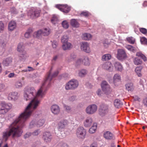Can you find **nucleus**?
Returning a JSON list of instances; mask_svg holds the SVG:
<instances>
[{
    "instance_id": "1",
    "label": "nucleus",
    "mask_w": 147,
    "mask_h": 147,
    "mask_svg": "<svg viewBox=\"0 0 147 147\" xmlns=\"http://www.w3.org/2000/svg\"><path fill=\"white\" fill-rule=\"evenodd\" d=\"M55 77V73L54 72L52 74L51 69L42 86L37 93L33 88H29L25 91L24 95V99L26 101L31 99L32 100L24 111L21 114V116H24V119L28 118L33 111L38 107L40 101L38 98H42L45 94V92L43 91V87L47 84L49 85L52 79Z\"/></svg>"
},
{
    "instance_id": "2",
    "label": "nucleus",
    "mask_w": 147,
    "mask_h": 147,
    "mask_svg": "<svg viewBox=\"0 0 147 147\" xmlns=\"http://www.w3.org/2000/svg\"><path fill=\"white\" fill-rule=\"evenodd\" d=\"M24 116L19 117L9 126V130L8 131H5L3 133V138L5 141H6L9 137L12 134V137H19L23 133L22 127L24 126L25 121L28 118L24 119Z\"/></svg>"
},
{
    "instance_id": "3",
    "label": "nucleus",
    "mask_w": 147,
    "mask_h": 147,
    "mask_svg": "<svg viewBox=\"0 0 147 147\" xmlns=\"http://www.w3.org/2000/svg\"><path fill=\"white\" fill-rule=\"evenodd\" d=\"M79 85V82L76 80L73 79L69 81L66 84L65 89L66 90H74Z\"/></svg>"
},
{
    "instance_id": "4",
    "label": "nucleus",
    "mask_w": 147,
    "mask_h": 147,
    "mask_svg": "<svg viewBox=\"0 0 147 147\" xmlns=\"http://www.w3.org/2000/svg\"><path fill=\"white\" fill-rule=\"evenodd\" d=\"M40 11L34 8L30 9L28 13V16L30 18L33 19L39 16Z\"/></svg>"
},
{
    "instance_id": "5",
    "label": "nucleus",
    "mask_w": 147,
    "mask_h": 147,
    "mask_svg": "<svg viewBox=\"0 0 147 147\" xmlns=\"http://www.w3.org/2000/svg\"><path fill=\"white\" fill-rule=\"evenodd\" d=\"M1 106L0 109V114H5L12 107V105L11 104H6L4 102L1 103Z\"/></svg>"
},
{
    "instance_id": "6",
    "label": "nucleus",
    "mask_w": 147,
    "mask_h": 147,
    "mask_svg": "<svg viewBox=\"0 0 147 147\" xmlns=\"http://www.w3.org/2000/svg\"><path fill=\"white\" fill-rule=\"evenodd\" d=\"M51 32V30L49 28H45L43 30H40L37 32H34V36L37 37L40 34H42L44 36H47L50 34Z\"/></svg>"
},
{
    "instance_id": "7",
    "label": "nucleus",
    "mask_w": 147,
    "mask_h": 147,
    "mask_svg": "<svg viewBox=\"0 0 147 147\" xmlns=\"http://www.w3.org/2000/svg\"><path fill=\"white\" fill-rule=\"evenodd\" d=\"M86 134V130L83 127H80L77 129L76 131V135L78 138L82 139L84 138Z\"/></svg>"
},
{
    "instance_id": "8",
    "label": "nucleus",
    "mask_w": 147,
    "mask_h": 147,
    "mask_svg": "<svg viewBox=\"0 0 147 147\" xmlns=\"http://www.w3.org/2000/svg\"><path fill=\"white\" fill-rule=\"evenodd\" d=\"M109 111L108 105L105 104H102L100 106L99 112L100 114L102 116H104L107 114Z\"/></svg>"
},
{
    "instance_id": "9",
    "label": "nucleus",
    "mask_w": 147,
    "mask_h": 147,
    "mask_svg": "<svg viewBox=\"0 0 147 147\" xmlns=\"http://www.w3.org/2000/svg\"><path fill=\"white\" fill-rule=\"evenodd\" d=\"M97 109V107L96 105L92 104L88 106L86 109V113L92 115L96 112Z\"/></svg>"
},
{
    "instance_id": "10",
    "label": "nucleus",
    "mask_w": 147,
    "mask_h": 147,
    "mask_svg": "<svg viewBox=\"0 0 147 147\" xmlns=\"http://www.w3.org/2000/svg\"><path fill=\"white\" fill-rule=\"evenodd\" d=\"M68 124V122L66 120H63L59 122L57 125V129L59 131H63L67 127Z\"/></svg>"
},
{
    "instance_id": "11",
    "label": "nucleus",
    "mask_w": 147,
    "mask_h": 147,
    "mask_svg": "<svg viewBox=\"0 0 147 147\" xmlns=\"http://www.w3.org/2000/svg\"><path fill=\"white\" fill-rule=\"evenodd\" d=\"M56 7L65 13H68L71 9V7L66 4H57L56 5Z\"/></svg>"
},
{
    "instance_id": "12",
    "label": "nucleus",
    "mask_w": 147,
    "mask_h": 147,
    "mask_svg": "<svg viewBox=\"0 0 147 147\" xmlns=\"http://www.w3.org/2000/svg\"><path fill=\"white\" fill-rule=\"evenodd\" d=\"M45 122V120L43 119H40L36 122L32 121L30 123V127L32 128L35 126L40 127L43 125Z\"/></svg>"
},
{
    "instance_id": "13",
    "label": "nucleus",
    "mask_w": 147,
    "mask_h": 147,
    "mask_svg": "<svg viewBox=\"0 0 147 147\" xmlns=\"http://www.w3.org/2000/svg\"><path fill=\"white\" fill-rule=\"evenodd\" d=\"M101 87L103 91L105 93L108 94L111 91V88L109 84L106 81H103L101 84Z\"/></svg>"
},
{
    "instance_id": "14",
    "label": "nucleus",
    "mask_w": 147,
    "mask_h": 147,
    "mask_svg": "<svg viewBox=\"0 0 147 147\" xmlns=\"http://www.w3.org/2000/svg\"><path fill=\"white\" fill-rule=\"evenodd\" d=\"M117 57L120 60L125 59L126 57V55L124 50L122 49H118Z\"/></svg>"
},
{
    "instance_id": "15",
    "label": "nucleus",
    "mask_w": 147,
    "mask_h": 147,
    "mask_svg": "<svg viewBox=\"0 0 147 147\" xmlns=\"http://www.w3.org/2000/svg\"><path fill=\"white\" fill-rule=\"evenodd\" d=\"M81 50L87 53H89L90 50L88 43L86 42H82L81 43Z\"/></svg>"
},
{
    "instance_id": "16",
    "label": "nucleus",
    "mask_w": 147,
    "mask_h": 147,
    "mask_svg": "<svg viewBox=\"0 0 147 147\" xmlns=\"http://www.w3.org/2000/svg\"><path fill=\"white\" fill-rule=\"evenodd\" d=\"M93 123L92 119L90 117H87L84 122V125L86 127H90Z\"/></svg>"
},
{
    "instance_id": "17",
    "label": "nucleus",
    "mask_w": 147,
    "mask_h": 147,
    "mask_svg": "<svg viewBox=\"0 0 147 147\" xmlns=\"http://www.w3.org/2000/svg\"><path fill=\"white\" fill-rule=\"evenodd\" d=\"M18 93L17 92H12L9 94L8 99L9 100H15L18 99Z\"/></svg>"
},
{
    "instance_id": "18",
    "label": "nucleus",
    "mask_w": 147,
    "mask_h": 147,
    "mask_svg": "<svg viewBox=\"0 0 147 147\" xmlns=\"http://www.w3.org/2000/svg\"><path fill=\"white\" fill-rule=\"evenodd\" d=\"M51 138V134L50 132H46L43 134L42 138L45 142H47L50 141Z\"/></svg>"
},
{
    "instance_id": "19",
    "label": "nucleus",
    "mask_w": 147,
    "mask_h": 147,
    "mask_svg": "<svg viewBox=\"0 0 147 147\" xmlns=\"http://www.w3.org/2000/svg\"><path fill=\"white\" fill-rule=\"evenodd\" d=\"M103 68L109 71H111L113 69V67L112 64L109 62L105 63L102 65Z\"/></svg>"
},
{
    "instance_id": "20",
    "label": "nucleus",
    "mask_w": 147,
    "mask_h": 147,
    "mask_svg": "<svg viewBox=\"0 0 147 147\" xmlns=\"http://www.w3.org/2000/svg\"><path fill=\"white\" fill-rule=\"evenodd\" d=\"M17 24L16 22L14 21L9 22L8 24V29L10 31H12L16 27Z\"/></svg>"
},
{
    "instance_id": "21",
    "label": "nucleus",
    "mask_w": 147,
    "mask_h": 147,
    "mask_svg": "<svg viewBox=\"0 0 147 147\" xmlns=\"http://www.w3.org/2000/svg\"><path fill=\"white\" fill-rule=\"evenodd\" d=\"M104 137L107 140H114L115 137L109 131H107L104 134Z\"/></svg>"
},
{
    "instance_id": "22",
    "label": "nucleus",
    "mask_w": 147,
    "mask_h": 147,
    "mask_svg": "<svg viewBox=\"0 0 147 147\" xmlns=\"http://www.w3.org/2000/svg\"><path fill=\"white\" fill-rule=\"evenodd\" d=\"M62 48L64 50H69L70 49L71 45V43L69 42H67L63 43Z\"/></svg>"
},
{
    "instance_id": "23",
    "label": "nucleus",
    "mask_w": 147,
    "mask_h": 147,
    "mask_svg": "<svg viewBox=\"0 0 147 147\" xmlns=\"http://www.w3.org/2000/svg\"><path fill=\"white\" fill-rule=\"evenodd\" d=\"M12 59L11 57L7 58L3 61V63L5 66H8L12 61Z\"/></svg>"
},
{
    "instance_id": "24",
    "label": "nucleus",
    "mask_w": 147,
    "mask_h": 147,
    "mask_svg": "<svg viewBox=\"0 0 147 147\" xmlns=\"http://www.w3.org/2000/svg\"><path fill=\"white\" fill-rule=\"evenodd\" d=\"M114 104L115 107L118 108L121 107L123 104L120 100L118 99H116L114 100Z\"/></svg>"
},
{
    "instance_id": "25",
    "label": "nucleus",
    "mask_w": 147,
    "mask_h": 147,
    "mask_svg": "<svg viewBox=\"0 0 147 147\" xmlns=\"http://www.w3.org/2000/svg\"><path fill=\"white\" fill-rule=\"evenodd\" d=\"M114 66L115 69L119 71H121L123 69V67L120 63L115 62L114 63Z\"/></svg>"
},
{
    "instance_id": "26",
    "label": "nucleus",
    "mask_w": 147,
    "mask_h": 147,
    "mask_svg": "<svg viewBox=\"0 0 147 147\" xmlns=\"http://www.w3.org/2000/svg\"><path fill=\"white\" fill-rule=\"evenodd\" d=\"M82 63L85 65H89L90 64L89 58L87 56H84L82 58Z\"/></svg>"
},
{
    "instance_id": "27",
    "label": "nucleus",
    "mask_w": 147,
    "mask_h": 147,
    "mask_svg": "<svg viewBox=\"0 0 147 147\" xmlns=\"http://www.w3.org/2000/svg\"><path fill=\"white\" fill-rule=\"evenodd\" d=\"M24 47L22 43H19L18 46L17 51L20 53L25 51H24Z\"/></svg>"
},
{
    "instance_id": "28",
    "label": "nucleus",
    "mask_w": 147,
    "mask_h": 147,
    "mask_svg": "<svg viewBox=\"0 0 147 147\" xmlns=\"http://www.w3.org/2000/svg\"><path fill=\"white\" fill-rule=\"evenodd\" d=\"M27 57V55L26 51L20 53L19 55V59L21 60H24Z\"/></svg>"
},
{
    "instance_id": "29",
    "label": "nucleus",
    "mask_w": 147,
    "mask_h": 147,
    "mask_svg": "<svg viewBox=\"0 0 147 147\" xmlns=\"http://www.w3.org/2000/svg\"><path fill=\"white\" fill-rule=\"evenodd\" d=\"M92 38V35L89 33H85L82 34V38L85 40H89Z\"/></svg>"
},
{
    "instance_id": "30",
    "label": "nucleus",
    "mask_w": 147,
    "mask_h": 147,
    "mask_svg": "<svg viewBox=\"0 0 147 147\" xmlns=\"http://www.w3.org/2000/svg\"><path fill=\"white\" fill-rule=\"evenodd\" d=\"M111 58V56L110 54H107L103 55L102 57V59L103 61H106L109 60Z\"/></svg>"
},
{
    "instance_id": "31",
    "label": "nucleus",
    "mask_w": 147,
    "mask_h": 147,
    "mask_svg": "<svg viewBox=\"0 0 147 147\" xmlns=\"http://www.w3.org/2000/svg\"><path fill=\"white\" fill-rule=\"evenodd\" d=\"M97 127V124L96 123H93L92 127L89 129V132L91 134L94 133L96 131Z\"/></svg>"
},
{
    "instance_id": "32",
    "label": "nucleus",
    "mask_w": 147,
    "mask_h": 147,
    "mask_svg": "<svg viewBox=\"0 0 147 147\" xmlns=\"http://www.w3.org/2000/svg\"><path fill=\"white\" fill-rule=\"evenodd\" d=\"M88 73L87 71L85 69H82L79 71L78 75L81 77L85 76Z\"/></svg>"
},
{
    "instance_id": "33",
    "label": "nucleus",
    "mask_w": 147,
    "mask_h": 147,
    "mask_svg": "<svg viewBox=\"0 0 147 147\" xmlns=\"http://www.w3.org/2000/svg\"><path fill=\"white\" fill-rule=\"evenodd\" d=\"M126 89L128 91H132L133 90V84L132 83H129L125 85Z\"/></svg>"
},
{
    "instance_id": "34",
    "label": "nucleus",
    "mask_w": 147,
    "mask_h": 147,
    "mask_svg": "<svg viewBox=\"0 0 147 147\" xmlns=\"http://www.w3.org/2000/svg\"><path fill=\"white\" fill-rule=\"evenodd\" d=\"M142 68V66H140L137 67L135 69V71L139 77H140L142 76L141 71Z\"/></svg>"
},
{
    "instance_id": "35",
    "label": "nucleus",
    "mask_w": 147,
    "mask_h": 147,
    "mask_svg": "<svg viewBox=\"0 0 147 147\" xmlns=\"http://www.w3.org/2000/svg\"><path fill=\"white\" fill-rule=\"evenodd\" d=\"M134 62L135 65H138L142 63V61L139 57H136L134 58Z\"/></svg>"
},
{
    "instance_id": "36",
    "label": "nucleus",
    "mask_w": 147,
    "mask_h": 147,
    "mask_svg": "<svg viewBox=\"0 0 147 147\" xmlns=\"http://www.w3.org/2000/svg\"><path fill=\"white\" fill-rule=\"evenodd\" d=\"M71 24L74 27H77L78 26V22L77 20L75 19H73L71 20Z\"/></svg>"
},
{
    "instance_id": "37",
    "label": "nucleus",
    "mask_w": 147,
    "mask_h": 147,
    "mask_svg": "<svg viewBox=\"0 0 147 147\" xmlns=\"http://www.w3.org/2000/svg\"><path fill=\"white\" fill-rule=\"evenodd\" d=\"M69 37L67 35H64L61 37V41L63 43L68 42Z\"/></svg>"
},
{
    "instance_id": "38",
    "label": "nucleus",
    "mask_w": 147,
    "mask_h": 147,
    "mask_svg": "<svg viewBox=\"0 0 147 147\" xmlns=\"http://www.w3.org/2000/svg\"><path fill=\"white\" fill-rule=\"evenodd\" d=\"M32 30L31 29H29L27 32L25 33L24 35V36L25 38H29L31 35V34L32 32Z\"/></svg>"
},
{
    "instance_id": "39",
    "label": "nucleus",
    "mask_w": 147,
    "mask_h": 147,
    "mask_svg": "<svg viewBox=\"0 0 147 147\" xmlns=\"http://www.w3.org/2000/svg\"><path fill=\"white\" fill-rule=\"evenodd\" d=\"M121 79V77L118 74L115 75L113 77V82L114 83L119 81Z\"/></svg>"
},
{
    "instance_id": "40",
    "label": "nucleus",
    "mask_w": 147,
    "mask_h": 147,
    "mask_svg": "<svg viewBox=\"0 0 147 147\" xmlns=\"http://www.w3.org/2000/svg\"><path fill=\"white\" fill-rule=\"evenodd\" d=\"M125 48L128 50L133 52L136 51V48L134 47L131 45H127L125 46Z\"/></svg>"
},
{
    "instance_id": "41",
    "label": "nucleus",
    "mask_w": 147,
    "mask_h": 147,
    "mask_svg": "<svg viewBox=\"0 0 147 147\" xmlns=\"http://www.w3.org/2000/svg\"><path fill=\"white\" fill-rule=\"evenodd\" d=\"M56 147H69V146L67 144L61 142L57 144Z\"/></svg>"
},
{
    "instance_id": "42",
    "label": "nucleus",
    "mask_w": 147,
    "mask_h": 147,
    "mask_svg": "<svg viewBox=\"0 0 147 147\" xmlns=\"http://www.w3.org/2000/svg\"><path fill=\"white\" fill-rule=\"evenodd\" d=\"M136 55L138 57H141L144 61H146V58L144 55L140 52H138L136 53Z\"/></svg>"
},
{
    "instance_id": "43",
    "label": "nucleus",
    "mask_w": 147,
    "mask_h": 147,
    "mask_svg": "<svg viewBox=\"0 0 147 147\" xmlns=\"http://www.w3.org/2000/svg\"><path fill=\"white\" fill-rule=\"evenodd\" d=\"M127 40L128 42L131 44H134L135 42V39L132 37H130L127 38Z\"/></svg>"
},
{
    "instance_id": "44",
    "label": "nucleus",
    "mask_w": 147,
    "mask_h": 147,
    "mask_svg": "<svg viewBox=\"0 0 147 147\" xmlns=\"http://www.w3.org/2000/svg\"><path fill=\"white\" fill-rule=\"evenodd\" d=\"M15 86L16 88H20L22 86V85L21 82L18 81L16 83Z\"/></svg>"
},
{
    "instance_id": "45",
    "label": "nucleus",
    "mask_w": 147,
    "mask_h": 147,
    "mask_svg": "<svg viewBox=\"0 0 147 147\" xmlns=\"http://www.w3.org/2000/svg\"><path fill=\"white\" fill-rule=\"evenodd\" d=\"M63 27L65 28H67L69 27L68 23L67 21H64L62 23Z\"/></svg>"
},
{
    "instance_id": "46",
    "label": "nucleus",
    "mask_w": 147,
    "mask_h": 147,
    "mask_svg": "<svg viewBox=\"0 0 147 147\" xmlns=\"http://www.w3.org/2000/svg\"><path fill=\"white\" fill-rule=\"evenodd\" d=\"M141 43L143 44H147V39L145 37H142L140 38Z\"/></svg>"
},
{
    "instance_id": "47",
    "label": "nucleus",
    "mask_w": 147,
    "mask_h": 147,
    "mask_svg": "<svg viewBox=\"0 0 147 147\" xmlns=\"http://www.w3.org/2000/svg\"><path fill=\"white\" fill-rule=\"evenodd\" d=\"M10 11L11 13L13 14H16L18 13V11L14 7H13L11 8Z\"/></svg>"
},
{
    "instance_id": "48",
    "label": "nucleus",
    "mask_w": 147,
    "mask_h": 147,
    "mask_svg": "<svg viewBox=\"0 0 147 147\" xmlns=\"http://www.w3.org/2000/svg\"><path fill=\"white\" fill-rule=\"evenodd\" d=\"M4 26L3 23L2 21H0V33L2 32L4 30Z\"/></svg>"
},
{
    "instance_id": "49",
    "label": "nucleus",
    "mask_w": 147,
    "mask_h": 147,
    "mask_svg": "<svg viewBox=\"0 0 147 147\" xmlns=\"http://www.w3.org/2000/svg\"><path fill=\"white\" fill-rule=\"evenodd\" d=\"M82 58H79L76 61L75 65L76 66H78L80 65L82 63Z\"/></svg>"
},
{
    "instance_id": "50",
    "label": "nucleus",
    "mask_w": 147,
    "mask_h": 147,
    "mask_svg": "<svg viewBox=\"0 0 147 147\" xmlns=\"http://www.w3.org/2000/svg\"><path fill=\"white\" fill-rule=\"evenodd\" d=\"M76 57V55L74 54H71L70 56V59L68 60V61L69 62H70L73 60H74Z\"/></svg>"
},
{
    "instance_id": "51",
    "label": "nucleus",
    "mask_w": 147,
    "mask_h": 147,
    "mask_svg": "<svg viewBox=\"0 0 147 147\" xmlns=\"http://www.w3.org/2000/svg\"><path fill=\"white\" fill-rule=\"evenodd\" d=\"M140 31L142 34H146L147 33L146 29L144 28H139Z\"/></svg>"
},
{
    "instance_id": "52",
    "label": "nucleus",
    "mask_w": 147,
    "mask_h": 147,
    "mask_svg": "<svg viewBox=\"0 0 147 147\" xmlns=\"http://www.w3.org/2000/svg\"><path fill=\"white\" fill-rule=\"evenodd\" d=\"M105 120L106 122H110L113 121V119L110 116H106L105 118Z\"/></svg>"
},
{
    "instance_id": "53",
    "label": "nucleus",
    "mask_w": 147,
    "mask_h": 147,
    "mask_svg": "<svg viewBox=\"0 0 147 147\" xmlns=\"http://www.w3.org/2000/svg\"><path fill=\"white\" fill-rule=\"evenodd\" d=\"M28 68L30 69L23 70H22V72H25L27 71H33L34 70V69L32 67H30L28 66Z\"/></svg>"
},
{
    "instance_id": "54",
    "label": "nucleus",
    "mask_w": 147,
    "mask_h": 147,
    "mask_svg": "<svg viewBox=\"0 0 147 147\" xmlns=\"http://www.w3.org/2000/svg\"><path fill=\"white\" fill-rule=\"evenodd\" d=\"M80 15L82 16H83L85 17H87L88 16V12L87 11H83L81 13Z\"/></svg>"
},
{
    "instance_id": "55",
    "label": "nucleus",
    "mask_w": 147,
    "mask_h": 147,
    "mask_svg": "<svg viewBox=\"0 0 147 147\" xmlns=\"http://www.w3.org/2000/svg\"><path fill=\"white\" fill-rule=\"evenodd\" d=\"M51 109L52 112L55 114V105H53L51 107Z\"/></svg>"
},
{
    "instance_id": "56",
    "label": "nucleus",
    "mask_w": 147,
    "mask_h": 147,
    "mask_svg": "<svg viewBox=\"0 0 147 147\" xmlns=\"http://www.w3.org/2000/svg\"><path fill=\"white\" fill-rule=\"evenodd\" d=\"M7 43V41L6 39H5L2 42L1 45L3 47H5L6 46Z\"/></svg>"
},
{
    "instance_id": "57",
    "label": "nucleus",
    "mask_w": 147,
    "mask_h": 147,
    "mask_svg": "<svg viewBox=\"0 0 147 147\" xmlns=\"http://www.w3.org/2000/svg\"><path fill=\"white\" fill-rule=\"evenodd\" d=\"M56 114H59L60 111V108L58 106L56 105Z\"/></svg>"
},
{
    "instance_id": "58",
    "label": "nucleus",
    "mask_w": 147,
    "mask_h": 147,
    "mask_svg": "<svg viewBox=\"0 0 147 147\" xmlns=\"http://www.w3.org/2000/svg\"><path fill=\"white\" fill-rule=\"evenodd\" d=\"M133 98L135 101H138L140 102L141 100L140 98L137 96H134L133 97Z\"/></svg>"
},
{
    "instance_id": "59",
    "label": "nucleus",
    "mask_w": 147,
    "mask_h": 147,
    "mask_svg": "<svg viewBox=\"0 0 147 147\" xmlns=\"http://www.w3.org/2000/svg\"><path fill=\"white\" fill-rule=\"evenodd\" d=\"M143 103L144 105L147 107V97L144 99L143 101Z\"/></svg>"
},
{
    "instance_id": "60",
    "label": "nucleus",
    "mask_w": 147,
    "mask_h": 147,
    "mask_svg": "<svg viewBox=\"0 0 147 147\" xmlns=\"http://www.w3.org/2000/svg\"><path fill=\"white\" fill-rule=\"evenodd\" d=\"M39 130L37 129V130L35 131L34 132L32 133V135L33 136H37L39 133Z\"/></svg>"
},
{
    "instance_id": "61",
    "label": "nucleus",
    "mask_w": 147,
    "mask_h": 147,
    "mask_svg": "<svg viewBox=\"0 0 147 147\" xmlns=\"http://www.w3.org/2000/svg\"><path fill=\"white\" fill-rule=\"evenodd\" d=\"M31 135L30 133H27L24 135V138L25 139L27 138Z\"/></svg>"
},
{
    "instance_id": "62",
    "label": "nucleus",
    "mask_w": 147,
    "mask_h": 147,
    "mask_svg": "<svg viewBox=\"0 0 147 147\" xmlns=\"http://www.w3.org/2000/svg\"><path fill=\"white\" fill-rule=\"evenodd\" d=\"M64 107L67 112H69L71 110V108L69 106L67 105H64Z\"/></svg>"
},
{
    "instance_id": "63",
    "label": "nucleus",
    "mask_w": 147,
    "mask_h": 147,
    "mask_svg": "<svg viewBox=\"0 0 147 147\" xmlns=\"http://www.w3.org/2000/svg\"><path fill=\"white\" fill-rule=\"evenodd\" d=\"M76 99V96H72L69 98V100L71 101H74Z\"/></svg>"
},
{
    "instance_id": "64",
    "label": "nucleus",
    "mask_w": 147,
    "mask_h": 147,
    "mask_svg": "<svg viewBox=\"0 0 147 147\" xmlns=\"http://www.w3.org/2000/svg\"><path fill=\"white\" fill-rule=\"evenodd\" d=\"M51 22L54 24H55V17L54 16H53L51 19Z\"/></svg>"
}]
</instances>
